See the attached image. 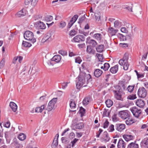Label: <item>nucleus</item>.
<instances>
[{
	"label": "nucleus",
	"instance_id": "f257e3e1",
	"mask_svg": "<svg viewBox=\"0 0 148 148\" xmlns=\"http://www.w3.org/2000/svg\"><path fill=\"white\" fill-rule=\"evenodd\" d=\"M86 77L87 79L88 78V80H90L91 79V77L90 74H88L86 76L80 75L78 77V81L76 84V87L77 88H80L81 87L86 86V85H84L86 84Z\"/></svg>",
	"mask_w": 148,
	"mask_h": 148
},
{
	"label": "nucleus",
	"instance_id": "f03ea898",
	"mask_svg": "<svg viewBox=\"0 0 148 148\" xmlns=\"http://www.w3.org/2000/svg\"><path fill=\"white\" fill-rule=\"evenodd\" d=\"M24 37L26 40L30 41L34 43L36 41V39L34 37V35L32 32L29 31H27L24 34Z\"/></svg>",
	"mask_w": 148,
	"mask_h": 148
},
{
	"label": "nucleus",
	"instance_id": "7ed1b4c3",
	"mask_svg": "<svg viewBox=\"0 0 148 148\" xmlns=\"http://www.w3.org/2000/svg\"><path fill=\"white\" fill-rule=\"evenodd\" d=\"M128 59L127 58H123L120 59L119 62V64L123 66V69L125 70H127L129 66Z\"/></svg>",
	"mask_w": 148,
	"mask_h": 148
},
{
	"label": "nucleus",
	"instance_id": "20e7f679",
	"mask_svg": "<svg viewBox=\"0 0 148 148\" xmlns=\"http://www.w3.org/2000/svg\"><path fill=\"white\" fill-rule=\"evenodd\" d=\"M58 100L57 98H54L52 99L49 103L47 108L48 111H50L55 109V106Z\"/></svg>",
	"mask_w": 148,
	"mask_h": 148
},
{
	"label": "nucleus",
	"instance_id": "39448f33",
	"mask_svg": "<svg viewBox=\"0 0 148 148\" xmlns=\"http://www.w3.org/2000/svg\"><path fill=\"white\" fill-rule=\"evenodd\" d=\"M137 94L139 97L144 98L147 95V90L144 87H140L138 90Z\"/></svg>",
	"mask_w": 148,
	"mask_h": 148
},
{
	"label": "nucleus",
	"instance_id": "423d86ee",
	"mask_svg": "<svg viewBox=\"0 0 148 148\" xmlns=\"http://www.w3.org/2000/svg\"><path fill=\"white\" fill-rule=\"evenodd\" d=\"M131 111L133 115L136 118H138L141 114V110L140 109H138L137 108L133 107L131 109Z\"/></svg>",
	"mask_w": 148,
	"mask_h": 148
},
{
	"label": "nucleus",
	"instance_id": "0eeeda50",
	"mask_svg": "<svg viewBox=\"0 0 148 148\" xmlns=\"http://www.w3.org/2000/svg\"><path fill=\"white\" fill-rule=\"evenodd\" d=\"M130 112L127 110L121 111L119 112V115L120 117L124 119L130 117Z\"/></svg>",
	"mask_w": 148,
	"mask_h": 148
},
{
	"label": "nucleus",
	"instance_id": "6e6552de",
	"mask_svg": "<svg viewBox=\"0 0 148 148\" xmlns=\"http://www.w3.org/2000/svg\"><path fill=\"white\" fill-rule=\"evenodd\" d=\"M85 37L83 35H78L73 38V40L75 42H82L85 40Z\"/></svg>",
	"mask_w": 148,
	"mask_h": 148
},
{
	"label": "nucleus",
	"instance_id": "1a4fd4ad",
	"mask_svg": "<svg viewBox=\"0 0 148 148\" xmlns=\"http://www.w3.org/2000/svg\"><path fill=\"white\" fill-rule=\"evenodd\" d=\"M61 59V57L60 55H57L54 56L50 60L48 61V64L49 65H53V63L52 62L53 61L58 63L59 62Z\"/></svg>",
	"mask_w": 148,
	"mask_h": 148
},
{
	"label": "nucleus",
	"instance_id": "9d476101",
	"mask_svg": "<svg viewBox=\"0 0 148 148\" xmlns=\"http://www.w3.org/2000/svg\"><path fill=\"white\" fill-rule=\"evenodd\" d=\"M51 34L50 33L46 34L43 38L42 39L41 41L42 42L47 43H48L52 40L51 37Z\"/></svg>",
	"mask_w": 148,
	"mask_h": 148
},
{
	"label": "nucleus",
	"instance_id": "9b49d317",
	"mask_svg": "<svg viewBox=\"0 0 148 148\" xmlns=\"http://www.w3.org/2000/svg\"><path fill=\"white\" fill-rule=\"evenodd\" d=\"M36 27L38 29H44L46 28L45 24L43 22L41 21H38L35 23Z\"/></svg>",
	"mask_w": 148,
	"mask_h": 148
},
{
	"label": "nucleus",
	"instance_id": "f8f14e48",
	"mask_svg": "<svg viewBox=\"0 0 148 148\" xmlns=\"http://www.w3.org/2000/svg\"><path fill=\"white\" fill-rule=\"evenodd\" d=\"M86 42L90 45V46H92V47H95L97 45V42L93 39H90V37H88L86 39Z\"/></svg>",
	"mask_w": 148,
	"mask_h": 148
},
{
	"label": "nucleus",
	"instance_id": "ddd939ff",
	"mask_svg": "<svg viewBox=\"0 0 148 148\" xmlns=\"http://www.w3.org/2000/svg\"><path fill=\"white\" fill-rule=\"evenodd\" d=\"M136 104L140 108H143L145 105V101L141 99H137L136 102Z\"/></svg>",
	"mask_w": 148,
	"mask_h": 148
},
{
	"label": "nucleus",
	"instance_id": "4468645a",
	"mask_svg": "<svg viewBox=\"0 0 148 148\" xmlns=\"http://www.w3.org/2000/svg\"><path fill=\"white\" fill-rule=\"evenodd\" d=\"M84 127V124L83 123H76L73 126V130H75V129H81Z\"/></svg>",
	"mask_w": 148,
	"mask_h": 148
},
{
	"label": "nucleus",
	"instance_id": "2eb2a0df",
	"mask_svg": "<svg viewBox=\"0 0 148 148\" xmlns=\"http://www.w3.org/2000/svg\"><path fill=\"white\" fill-rule=\"evenodd\" d=\"M26 14V9L24 8H23L21 10L18 11L16 14V15L18 17H21L24 16Z\"/></svg>",
	"mask_w": 148,
	"mask_h": 148
},
{
	"label": "nucleus",
	"instance_id": "dca6fc26",
	"mask_svg": "<svg viewBox=\"0 0 148 148\" xmlns=\"http://www.w3.org/2000/svg\"><path fill=\"white\" fill-rule=\"evenodd\" d=\"M115 128L116 130L121 132L125 128V125L123 124H117L115 125Z\"/></svg>",
	"mask_w": 148,
	"mask_h": 148
},
{
	"label": "nucleus",
	"instance_id": "f3484780",
	"mask_svg": "<svg viewBox=\"0 0 148 148\" xmlns=\"http://www.w3.org/2000/svg\"><path fill=\"white\" fill-rule=\"evenodd\" d=\"M118 31V29H114L112 27H110L108 30V32L111 36L115 35Z\"/></svg>",
	"mask_w": 148,
	"mask_h": 148
},
{
	"label": "nucleus",
	"instance_id": "a211bd4d",
	"mask_svg": "<svg viewBox=\"0 0 148 148\" xmlns=\"http://www.w3.org/2000/svg\"><path fill=\"white\" fill-rule=\"evenodd\" d=\"M126 146L124 141L121 138L119 139L117 145L118 148H125Z\"/></svg>",
	"mask_w": 148,
	"mask_h": 148
},
{
	"label": "nucleus",
	"instance_id": "6ab92c4d",
	"mask_svg": "<svg viewBox=\"0 0 148 148\" xmlns=\"http://www.w3.org/2000/svg\"><path fill=\"white\" fill-rule=\"evenodd\" d=\"M123 137L126 141H128L131 140H133L134 138V136L129 134L124 135Z\"/></svg>",
	"mask_w": 148,
	"mask_h": 148
},
{
	"label": "nucleus",
	"instance_id": "aec40b11",
	"mask_svg": "<svg viewBox=\"0 0 148 148\" xmlns=\"http://www.w3.org/2000/svg\"><path fill=\"white\" fill-rule=\"evenodd\" d=\"M102 71L99 69H95L94 71V75L97 77H99L102 74Z\"/></svg>",
	"mask_w": 148,
	"mask_h": 148
},
{
	"label": "nucleus",
	"instance_id": "412c9836",
	"mask_svg": "<svg viewBox=\"0 0 148 148\" xmlns=\"http://www.w3.org/2000/svg\"><path fill=\"white\" fill-rule=\"evenodd\" d=\"M114 97L115 98L118 100L123 101V98L122 97L121 92H118L114 93Z\"/></svg>",
	"mask_w": 148,
	"mask_h": 148
},
{
	"label": "nucleus",
	"instance_id": "4be33fe9",
	"mask_svg": "<svg viewBox=\"0 0 148 148\" xmlns=\"http://www.w3.org/2000/svg\"><path fill=\"white\" fill-rule=\"evenodd\" d=\"M141 146L145 148H148V138H145L141 142Z\"/></svg>",
	"mask_w": 148,
	"mask_h": 148
},
{
	"label": "nucleus",
	"instance_id": "5701e85b",
	"mask_svg": "<svg viewBox=\"0 0 148 148\" xmlns=\"http://www.w3.org/2000/svg\"><path fill=\"white\" fill-rule=\"evenodd\" d=\"M86 51L88 53L93 55L95 54V50L92 49L90 46H87Z\"/></svg>",
	"mask_w": 148,
	"mask_h": 148
},
{
	"label": "nucleus",
	"instance_id": "b1692460",
	"mask_svg": "<svg viewBox=\"0 0 148 148\" xmlns=\"http://www.w3.org/2000/svg\"><path fill=\"white\" fill-rule=\"evenodd\" d=\"M10 106L12 110L14 112H15L17 108V106L16 104L13 102H10Z\"/></svg>",
	"mask_w": 148,
	"mask_h": 148
},
{
	"label": "nucleus",
	"instance_id": "393cba45",
	"mask_svg": "<svg viewBox=\"0 0 148 148\" xmlns=\"http://www.w3.org/2000/svg\"><path fill=\"white\" fill-rule=\"evenodd\" d=\"M118 65L116 64L113 67H112L110 70V71L112 73L114 74L118 71Z\"/></svg>",
	"mask_w": 148,
	"mask_h": 148
},
{
	"label": "nucleus",
	"instance_id": "a878e982",
	"mask_svg": "<svg viewBox=\"0 0 148 148\" xmlns=\"http://www.w3.org/2000/svg\"><path fill=\"white\" fill-rule=\"evenodd\" d=\"M136 143L135 141L134 143L132 142L129 143L127 146V148H138V145Z\"/></svg>",
	"mask_w": 148,
	"mask_h": 148
},
{
	"label": "nucleus",
	"instance_id": "bb28decb",
	"mask_svg": "<svg viewBox=\"0 0 148 148\" xmlns=\"http://www.w3.org/2000/svg\"><path fill=\"white\" fill-rule=\"evenodd\" d=\"M57 135L56 138H55L53 142L52 146L54 148L56 147L58 144V138L59 137L58 134H57L56 135V137Z\"/></svg>",
	"mask_w": 148,
	"mask_h": 148
},
{
	"label": "nucleus",
	"instance_id": "cd10ccee",
	"mask_svg": "<svg viewBox=\"0 0 148 148\" xmlns=\"http://www.w3.org/2000/svg\"><path fill=\"white\" fill-rule=\"evenodd\" d=\"M122 90L120 86L116 85L114 86V90H113V92L114 93L121 92Z\"/></svg>",
	"mask_w": 148,
	"mask_h": 148
},
{
	"label": "nucleus",
	"instance_id": "c85d7f7f",
	"mask_svg": "<svg viewBox=\"0 0 148 148\" xmlns=\"http://www.w3.org/2000/svg\"><path fill=\"white\" fill-rule=\"evenodd\" d=\"M90 98L89 97H85L82 101V104L83 105L86 106L89 103L90 101Z\"/></svg>",
	"mask_w": 148,
	"mask_h": 148
},
{
	"label": "nucleus",
	"instance_id": "c756f323",
	"mask_svg": "<svg viewBox=\"0 0 148 148\" xmlns=\"http://www.w3.org/2000/svg\"><path fill=\"white\" fill-rule=\"evenodd\" d=\"M104 46L103 45H99L96 48L97 51L101 53L103 51V49H104Z\"/></svg>",
	"mask_w": 148,
	"mask_h": 148
},
{
	"label": "nucleus",
	"instance_id": "7c9ffc66",
	"mask_svg": "<svg viewBox=\"0 0 148 148\" xmlns=\"http://www.w3.org/2000/svg\"><path fill=\"white\" fill-rule=\"evenodd\" d=\"M135 122L134 120L132 119H130V117L127 118L125 121L126 124L128 125H130Z\"/></svg>",
	"mask_w": 148,
	"mask_h": 148
},
{
	"label": "nucleus",
	"instance_id": "2f4dec72",
	"mask_svg": "<svg viewBox=\"0 0 148 148\" xmlns=\"http://www.w3.org/2000/svg\"><path fill=\"white\" fill-rule=\"evenodd\" d=\"M76 105L75 101L71 99L70 103V107L71 109H73L76 108Z\"/></svg>",
	"mask_w": 148,
	"mask_h": 148
},
{
	"label": "nucleus",
	"instance_id": "473e14b6",
	"mask_svg": "<svg viewBox=\"0 0 148 148\" xmlns=\"http://www.w3.org/2000/svg\"><path fill=\"white\" fill-rule=\"evenodd\" d=\"M26 135L24 134L21 133L19 134L18 138L21 140H23L26 139Z\"/></svg>",
	"mask_w": 148,
	"mask_h": 148
},
{
	"label": "nucleus",
	"instance_id": "72a5a7b5",
	"mask_svg": "<svg viewBox=\"0 0 148 148\" xmlns=\"http://www.w3.org/2000/svg\"><path fill=\"white\" fill-rule=\"evenodd\" d=\"M44 109V106L42 105L40 107H37L35 109V112H41Z\"/></svg>",
	"mask_w": 148,
	"mask_h": 148
},
{
	"label": "nucleus",
	"instance_id": "f704fd0d",
	"mask_svg": "<svg viewBox=\"0 0 148 148\" xmlns=\"http://www.w3.org/2000/svg\"><path fill=\"white\" fill-rule=\"evenodd\" d=\"M22 46L25 47H29L32 46V44L27 42L23 41Z\"/></svg>",
	"mask_w": 148,
	"mask_h": 148
},
{
	"label": "nucleus",
	"instance_id": "c9c22d12",
	"mask_svg": "<svg viewBox=\"0 0 148 148\" xmlns=\"http://www.w3.org/2000/svg\"><path fill=\"white\" fill-rule=\"evenodd\" d=\"M106 103L107 106L108 108L111 107L113 105V101L110 99H108L106 101Z\"/></svg>",
	"mask_w": 148,
	"mask_h": 148
},
{
	"label": "nucleus",
	"instance_id": "e433bc0d",
	"mask_svg": "<svg viewBox=\"0 0 148 148\" xmlns=\"http://www.w3.org/2000/svg\"><path fill=\"white\" fill-rule=\"evenodd\" d=\"M44 19L47 22H49L53 20V18L52 16L47 15L45 16Z\"/></svg>",
	"mask_w": 148,
	"mask_h": 148
},
{
	"label": "nucleus",
	"instance_id": "4c0bfd02",
	"mask_svg": "<svg viewBox=\"0 0 148 148\" xmlns=\"http://www.w3.org/2000/svg\"><path fill=\"white\" fill-rule=\"evenodd\" d=\"M103 134L105 135V137H104V140L106 142H108L110 139V138L109 137L108 134L106 131H105L103 132Z\"/></svg>",
	"mask_w": 148,
	"mask_h": 148
},
{
	"label": "nucleus",
	"instance_id": "58836bf2",
	"mask_svg": "<svg viewBox=\"0 0 148 148\" xmlns=\"http://www.w3.org/2000/svg\"><path fill=\"white\" fill-rule=\"evenodd\" d=\"M93 37L98 40H100L101 38V34L97 33L95 34Z\"/></svg>",
	"mask_w": 148,
	"mask_h": 148
},
{
	"label": "nucleus",
	"instance_id": "ea45409f",
	"mask_svg": "<svg viewBox=\"0 0 148 148\" xmlns=\"http://www.w3.org/2000/svg\"><path fill=\"white\" fill-rule=\"evenodd\" d=\"M137 98V97L136 94H132L129 95L127 99L130 100H134Z\"/></svg>",
	"mask_w": 148,
	"mask_h": 148
},
{
	"label": "nucleus",
	"instance_id": "a19ab883",
	"mask_svg": "<svg viewBox=\"0 0 148 148\" xmlns=\"http://www.w3.org/2000/svg\"><path fill=\"white\" fill-rule=\"evenodd\" d=\"M110 67L109 64L108 63H106L103 64V70L105 71H107Z\"/></svg>",
	"mask_w": 148,
	"mask_h": 148
},
{
	"label": "nucleus",
	"instance_id": "79ce46f5",
	"mask_svg": "<svg viewBox=\"0 0 148 148\" xmlns=\"http://www.w3.org/2000/svg\"><path fill=\"white\" fill-rule=\"evenodd\" d=\"M134 85L129 86L127 88V90L129 92H132L134 90Z\"/></svg>",
	"mask_w": 148,
	"mask_h": 148
},
{
	"label": "nucleus",
	"instance_id": "37998d69",
	"mask_svg": "<svg viewBox=\"0 0 148 148\" xmlns=\"http://www.w3.org/2000/svg\"><path fill=\"white\" fill-rule=\"evenodd\" d=\"M79 111L81 113V116H82L84 115L85 113V109L82 107H80Z\"/></svg>",
	"mask_w": 148,
	"mask_h": 148
},
{
	"label": "nucleus",
	"instance_id": "c03bdc74",
	"mask_svg": "<svg viewBox=\"0 0 148 148\" xmlns=\"http://www.w3.org/2000/svg\"><path fill=\"white\" fill-rule=\"evenodd\" d=\"M114 27H120L121 25V23L119 21L116 20L114 22Z\"/></svg>",
	"mask_w": 148,
	"mask_h": 148
},
{
	"label": "nucleus",
	"instance_id": "a18cd8bd",
	"mask_svg": "<svg viewBox=\"0 0 148 148\" xmlns=\"http://www.w3.org/2000/svg\"><path fill=\"white\" fill-rule=\"evenodd\" d=\"M77 33V31L75 30L74 29L71 30L69 32V35L70 36H73L76 34Z\"/></svg>",
	"mask_w": 148,
	"mask_h": 148
},
{
	"label": "nucleus",
	"instance_id": "49530a36",
	"mask_svg": "<svg viewBox=\"0 0 148 148\" xmlns=\"http://www.w3.org/2000/svg\"><path fill=\"white\" fill-rule=\"evenodd\" d=\"M78 18V15L77 14L75 15L72 18L70 21L74 23L76 21Z\"/></svg>",
	"mask_w": 148,
	"mask_h": 148
},
{
	"label": "nucleus",
	"instance_id": "de8ad7c7",
	"mask_svg": "<svg viewBox=\"0 0 148 148\" xmlns=\"http://www.w3.org/2000/svg\"><path fill=\"white\" fill-rule=\"evenodd\" d=\"M58 53L63 56H65L67 55V52L66 51L63 50H61L59 51Z\"/></svg>",
	"mask_w": 148,
	"mask_h": 148
},
{
	"label": "nucleus",
	"instance_id": "09e8293b",
	"mask_svg": "<svg viewBox=\"0 0 148 148\" xmlns=\"http://www.w3.org/2000/svg\"><path fill=\"white\" fill-rule=\"evenodd\" d=\"M109 125V123L108 120H106L103 124V127L104 128H107Z\"/></svg>",
	"mask_w": 148,
	"mask_h": 148
},
{
	"label": "nucleus",
	"instance_id": "8fccbe9b",
	"mask_svg": "<svg viewBox=\"0 0 148 148\" xmlns=\"http://www.w3.org/2000/svg\"><path fill=\"white\" fill-rule=\"evenodd\" d=\"M96 56L98 59L99 61L101 62H102L103 58V55L97 53Z\"/></svg>",
	"mask_w": 148,
	"mask_h": 148
},
{
	"label": "nucleus",
	"instance_id": "3c124183",
	"mask_svg": "<svg viewBox=\"0 0 148 148\" xmlns=\"http://www.w3.org/2000/svg\"><path fill=\"white\" fill-rule=\"evenodd\" d=\"M119 36L121 41H125L126 40V37L123 35L120 34Z\"/></svg>",
	"mask_w": 148,
	"mask_h": 148
},
{
	"label": "nucleus",
	"instance_id": "603ef678",
	"mask_svg": "<svg viewBox=\"0 0 148 148\" xmlns=\"http://www.w3.org/2000/svg\"><path fill=\"white\" fill-rule=\"evenodd\" d=\"M108 132H112L114 130V125L111 124L110 125L109 128L107 129Z\"/></svg>",
	"mask_w": 148,
	"mask_h": 148
},
{
	"label": "nucleus",
	"instance_id": "864d4df0",
	"mask_svg": "<svg viewBox=\"0 0 148 148\" xmlns=\"http://www.w3.org/2000/svg\"><path fill=\"white\" fill-rule=\"evenodd\" d=\"M5 64V60L4 59H3L1 61L0 63V69L3 68Z\"/></svg>",
	"mask_w": 148,
	"mask_h": 148
},
{
	"label": "nucleus",
	"instance_id": "5fc2aeb1",
	"mask_svg": "<svg viewBox=\"0 0 148 148\" xmlns=\"http://www.w3.org/2000/svg\"><path fill=\"white\" fill-rule=\"evenodd\" d=\"M78 140V139L75 138L73 140V141H71V143L72 144V147H73L75 145L77 141Z\"/></svg>",
	"mask_w": 148,
	"mask_h": 148
},
{
	"label": "nucleus",
	"instance_id": "6e6d98bb",
	"mask_svg": "<svg viewBox=\"0 0 148 148\" xmlns=\"http://www.w3.org/2000/svg\"><path fill=\"white\" fill-rule=\"evenodd\" d=\"M119 84L120 86H121L124 90H125L126 89V87L125 86V82L123 81H121L120 82Z\"/></svg>",
	"mask_w": 148,
	"mask_h": 148
},
{
	"label": "nucleus",
	"instance_id": "4d7b16f0",
	"mask_svg": "<svg viewBox=\"0 0 148 148\" xmlns=\"http://www.w3.org/2000/svg\"><path fill=\"white\" fill-rule=\"evenodd\" d=\"M10 122L9 121H8L7 122L4 123L3 124V126L6 128H9L10 126Z\"/></svg>",
	"mask_w": 148,
	"mask_h": 148
},
{
	"label": "nucleus",
	"instance_id": "13d9d810",
	"mask_svg": "<svg viewBox=\"0 0 148 148\" xmlns=\"http://www.w3.org/2000/svg\"><path fill=\"white\" fill-rule=\"evenodd\" d=\"M141 129H145L147 130V131H148V125L146 124H144L141 127Z\"/></svg>",
	"mask_w": 148,
	"mask_h": 148
},
{
	"label": "nucleus",
	"instance_id": "bf43d9fd",
	"mask_svg": "<svg viewBox=\"0 0 148 148\" xmlns=\"http://www.w3.org/2000/svg\"><path fill=\"white\" fill-rule=\"evenodd\" d=\"M38 0H31V4L34 6H35L37 4Z\"/></svg>",
	"mask_w": 148,
	"mask_h": 148
},
{
	"label": "nucleus",
	"instance_id": "052dcab7",
	"mask_svg": "<svg viewBox=\"0 0 148 148\" xmlns=\"http://www.w3.org/2000/svg\"><path fill=\"white\" fill-rule=\"evenodd\" d=\"M60 27L63 28H64L66 25V23L64 21H61L60 22Z\"/></svg>",
	"mask_w": 148,
	"mask_h": 148
},
{
	"label": "nucleus",
	"instance_id": "680f3d73",
	"mask_svg": "<svg viewBox=\"0 0 148 148\" xmlns=\"http://www.w3.org/2000/svg\"><path fill=\"white\" fill-rule=\"evenodd\" d=\"M16 148H22L23 146L21 144H20L17 143H15V145Z\"/></svg>",
	"mask_w": 148,
	"mask_h": 148
},
{
	"label": "nucleus",
	"instance_id": "e2e57ef3",
	"mask_svg": "<svg viewBox=\"0 0 148 148\" xmlns=\"http://www.w3.org/2000/svg\"><path fill=\"white\" fill-rule=\"evenodd\" d=\"M75 62L79 64L82 62V60L80 57H77L75 59Z\"/></svg>",
	"mask_w": 148,
	"mask_h": 148
},
{
	"label": "nucleus",
	"instance_id": "0e129e2a",
	"mask_svg": "<svg viewBox=\"0 0 148 148\" xmlns=\"http://www.w3.org/2000/svg\"><path fill=\"white\" fill-rule=\"evenodd\" d=\"M68 83V82H64L62 83V88L63 89H65L67 86Z\"/></svg>",
	"mask_w": 148,
	"mask_h": 148
},
{
	"label": "nucleus",
	"instance_id": "69168bd1",
	"mask_svg": "<svg viewBox=\"0 0 148 148\" xmlns=\"http://www.w3.org/2000/svg\"><path fill=\"white\" fill-rule=\"evenodd\" d=\"M120 46L123 47H128V44L127 43H120L119 44Z\"/></svg>",
	"mask_w": 148,
	"mask_h": 148
},
{
	"label": "nucleus",
	"instance_id": "338daca9",
	"mask_svg": "<svg viewBox=\"0 0 148 148\" xmlns=\"http://www.w3.org/2000/svg\"><path fill=\"white\" fill-rule=\"evenodd\" d=\"M42 18V16L40 15H36L34 16L35 20H38Z\"/></svg>",
	"mask_w": 148,
	"mask_h": 148
},
{
	"label": "nucleus",
	"instance_id": "774afa93",
	"mask_svg": "<svg viewBox=\"0 0 148 148\" xmlns=\"http://www.w3.org/2000/svg\"><path fill=\"white\" fill-rule=\"evenodd\" d=\"M144 75V74H143L142 73H139V74L137 75V78L139 79L143 77Z\"/></svg>",
	"mask_w": 148,
	"mask_h": 148
}]
</instances>
